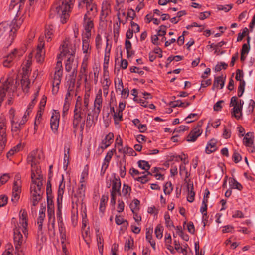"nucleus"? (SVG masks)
I'll return each instance as SVG.
<instances>
[{"label":"nucleus","mask_w":255,"mask_h":255,"mask_svg":"<svg viewBox=\"0 0 255 255\" xmlns=\"http://www.w3.org/2000/svg\"><path fill=\"white\" fill-rule=\"evenodd\" d=\"M41 161V153L37 150L32 151L27 157V163L31 166L32 184L30 187L32 204L36 206L41 199L43 191L42 177L41 175L40 168L39 165Z\"/></svg>","instance_id":"obj_1"},{"label":"nucleus","mask_w":255,"mask_h":255,"mask_svg":"<svg viewBox=\"0 0 255 255\" xmlns=\"http://www.w3.org/2000/svg\"><path fill=\"white\" fill-rule=\"evenodd\" d=\"M12 223L14 224V242L15 248L19 250L25 242V238L28 235L27 214L25 210H21L19 213V221L16 222V219L13 218Z\"/></svg>","instance_id":"obj_2"},{"label":"nucleus","mask_w":255,"mask_h":255,"mask_svg":"<svg viewBox=\"0 0 255 255\" xmlns=\"http://www.w3.org/2000/svg\"><path fill=\"white\" fill-rule=\"evenodd\" d=\"M104 79L101 81L102 84V89H99L95 94V97L94 101V110L95 114L98 116L101 112L102 104L103 102L102 97V91L103 96L106 97L109 93V87L111 82L108 76L104 75Z\"/></svg>","instance_id":"obj_3"},{"label":"nucleus","mask_w":255,"mask_h":255,"mask_svg":"<svg viewBox=\"0 0 255 255\" xmlns=\"http://www.w3.org/2000/svg\"><path fill=\"white\" fill-rule=\"evenodd\" d=\"M89 101L90 98L84 97L83 102L75 104L73 119V127L75 132L83 119V116L85 115L87 111H89Z\"/></svg>","instance_id":"obj_4"},{"label":"nucleus","mask_w":255,"mask_h":255,"mask_svg":"<svg viewBox=\"0 0 255 255\" xmlns=\"http://www.w3.org/2000/svg\"><path fill=\"white\" fill-rule=\"evenodd\" d=\"M72 5L71 0H63L57 2L52 7V10L55 11L61 17L62 23H66L69 18Z\"/></svg>","instance_id":"obj_5"},{"label":"nucleus","mask_w":255,"mask_h":255,"mask_svg":"<svg viewBox=\"0 0 255 255\" xmlns=\"http://www.w3.org/2000/svg\"><path fill=\"white\" fill-rule=\"evenodd\" d=\"M15 36V30L13 31L9 22L4 21L0 23V39L7 41L9 44L13 42Z\"/></svg>","instance_id":"obj_6"},{"label":"nucleus","mask_w":255,"mask_h":255,"mask_svg":"<svg viewBox=\"0 0 255 255\" xmlns=\"http://www.w3.org/2000/svg\"><path fill=\"white\" fill-rule=\"evenodd\" d=\"M9 119L11 123V130L12 135L17 137L19 135L24 124H21L22 121L19 122L18 117L15 114V110L11 108L9 111Z\"/></svg>","instance_id":"obj_7"},{"label":"nucleus","mask_w":255,"mask_h":255,"mask_svg":"<svg viewBox=\"0 0 255 255\" xmlns=\"http://www.w3.org/2000/svg\"><path fill=\"white\" fill-rule=\"evenodd\" d=\"M76 40L72 41L69 38H66L60 47L59 56H73L75 53Z\"/></svg>","instance_id":"obj_8"},{"label":"nucleus","mask_w":255,"mask_h":255,"mask_svg":"<svg viewBox=\"0 0 255 255\" xmlns=\"http://www.w3.org/2000/svg\"><path fill=\"white\" fill-rule=\"evenodd\" d=\"M244 103L243 100L238 99L236 96H233L231 98L229 105L230 107H233L231 111L232 117H234L237 119H240L241 118Z\"/></svg>","instance_id":"obj_9"},{"label":"nucleus","mask_w":255,"mask_h":255,"mask_svg":"<svg viewBox=\"0 0 255 255\" xmlns=\"http://www.w3.org/2000/svg\"><path fill=\"white\" fill-rule=\"evenodd\" d=\"M79 7L86 6L87 12L85 15V19L87 17L94 18L97 14V5L94 0H79Z\"/></svg>","instance_id":"obj_10"},{"label":"nucleus","mask_w":255,"mask_h":255,"mask_svg":"<svg viewBox=\"0 0 255 255\" xmlns=\"http://www.w3.org/2000/svg\"><path fill=\"white\" fill-rule=\"evenodd\" d=\"M62 68V62L61 61H58L57 62L56 70L55 71V74L52 83V92L54 95L57 93L59 89V85L61 83L63 73Z\"/></svg>","instance_id":"obj_11"},{"label":"nucleus","mask_w":255,"mask_h":255,"mask_svg":"<svg viewBox=\"0 0 255 255\" xmlns=\"http://www.w3.org/2000/svg\"><path fill=\"white\" fill-rule=\"evenodd\" d=\"M22 54L17 49H14L4 57L3 65L5 67H10L20 59Z\"/></svg>","instance_id":"obj_12"},{"label":"nucleus","mask_w":255,"mask_h":255,"mask_svg":"<svg viewBox=\"0 0 255 255\" xmlns=\"http://www.w3.org/2000/svg\"><path fill=\"white\" fill-rule=\"evenodd\" d=\"M47 214L48 217V229L50 231L55 232V214L54 207L52 201L47 199Z\"/></svg>","instance_id":"obj_13"},{"label":"nucleus","mask_w":255,"mask_h":255,"mask_svg":"<svg viewBox=\"0 0 255 255\" xmlns=\"http://www.w3.org/2000/svg\"><path fill=\"white\" fill-rule=\"evenodd\" d=\"M6 124L5 119L4 117H0V151L2 150L6 144Z\"/></svg>","instance_id":"obj_14"},{"label":"nucleus","mask_w":255,"mask_h":255,"mask_svg":"<svg viewBox=\"0 0 255 255\" xmlns=\"http://www.w3.org/2000/svg\"><path fill=\"white\" fill-rule=\"evenodd\" d=\"M110 182L111 183L109 185H107V187L108 188L111 186V189L110 190V195H116L121 196V183L120 178L119 177L114 176L112 179L110 180Z\"/></svg>","instance_id":"obj_15"},{"label":"nucleus","mask_w":255,"mask_h":255,"mask_svg":"<svg viewBox=\"0 0 255 255\" xmlns=\"http://www.w3.org/2000/svg\"><path fill=\"white\" fill-rule=\"evenodd\" d=\"M21 86L22 90L24 92H27L29 88V85L30 84L29 80L26 77H23L21 80ZM20 88L19 81L17 79L12 81V84L11 85V89L13 92L16 91Z\"/></svg>","instance_id":"obj_16"},{"label":"nucleus","mask_w":255,"mask_h":255,"mask_svg":"<svg viewBox=\"0 0 255 255\" xmlns=\"http://www.w3.org/2000/svg\"><path fill=\"white\" fill-rule=\"evenodd\" d=\"M44 43L43 41V38L40 37L39 42L37 46L35 54V58L38 63H42L45 58V51L44 49Z\"/></svg>","instance_id":"obj_17"},{"label":"nucleus","mask_w":255,"mask_h":255,"mask_svg":"<svg viewBox=\"0 0 255 255\" xmlns=\"http://www.w3.org/2000/svg\"><path fill=\"white\" fill-rule=\"evenodd\" d=\"M59 113L54 110L51 117L50 126L51 130L54 133L57 132L59 127Z\"/></svg>","instance_id":"obj_18"},{"label":"nucleus","mask_w":255,"mask_h":255,"mask_svg":"<svg viewBox=\"0 0 255 255\" xmlns=\"http://www.w3.org/2000/svg\"><path fill=\"white\" fill-rule=\"evenodd\" d=\"M93 18H94L87 17L85 19V17L84 18V27L85 32L83 34V37H85V38H90L91 36V31L94 26L93 22Z\"/></svg>","instance_id":"obj_19"},{"label":"nucleus","mask_w":255,"mask_h":255,"mask_svg":"<svg viewBox=\"0 0 255 255\" xmlns=\"http://www.w3.org/2000/svg\"><path fill=\"white\" fill-rule=\"evenodd\" d=\"M82 50L83 53L85 54L83 59H85V58H87L86 61H88V59L91 51V47L89 43V38H85V37H82Z\"/></svg>","instance_id":"obj_20"},{"label":"nucleus","mask_w":255,"mask_h":255,"mask_svg":"<svg viewBox=\"0 0 255 255\" xmlns=\"http://www.w3.org/2000/svg\"><path fill=\"white\" fill-rule=\"evenodd\" d=\"M202 133L201 128L198 127L194 128L187 137V141L188 142H194Z\"/></svg>","instance_id":"obj_21"},{"label":"nucleus","mask_w":255,"mask_h":255,"mask_svg":"<svg viewBox=\"0 0 255 255\" xmlns=\"http://www.w3.org/2000/svg\"><path fill=\"white\" fill-rule=\"evenodd\" d=\"M113 150H111L109 151L104 158L101 170V174L102 175H103L105 173L106 169L109 166V162L113 155Z\"/></svg>","instance_id":"obj_22"},{"label":"nucleus","mask_w":255,"mask_h":255,"mask_svg":"<svg viewBox=\"0 0 255 255\" xmlns=\"http://www.w3.org/2000/svg\"><path fill=\"white\" fill-rule=\"evenodd\" d=\"M217 141L216 139L214 138L211 139L207 144L205 152L209 154L215 152L217 149Z\"/></svg>","instance_id":"obj_23"},{"label":"nucleus","mask_w":255,"mask_h":255,"mask_svg":"<svg viewBox=\"0 0 255 255\" xmlns=\"http://www.w3.org/2000/svg\"><path fill=\"white\" fill-rule=\"evenodd\" d=\"M225 81V77H224L223 75L215 77L212 87V90H214L215 87L220 89H222L224 86Z\"/></svg>","instance_id":"obj_24"},{"label":"nucleus","mask_w":255,"mask_h":255,"mask_svg":"<svg viewBox=\"0 0 255 255\" xmlns=\"http://www.w3.org/2000/svg\"><path fill=\"white\" fill-rule=\"evenodd\" d=\"M87 58L85 59H83V62L81 67L79 70L78 77L80 80L83 79V77L88 75V61H86Z\"/></svg>","instance_id":"obj_25"},{"label":"nucleus","mask_w":255,"mask_h":255,"mask_svg":"<svg viewBox=\"0 0 255 255\" xmlns=\"http://www.w3.org/2000/svg\"><path fill=\"white\" fill-rule=\"evenodd\" d=\"M74 62V56H68L66 60L65 64V69L67 72H70L72 69H75L77 67V63Z\"/></svg>","instance_id":"obj_26"},{"label":"nucleus","mask_w":255,"mask_h":255,"mask_svg":"<svg viewBox=\"0 0 255 255\" xmlns=\"http://www.w3.org/2000/svg\"><path fill=\"white\" fill-rule=\"evenodd\" d=\"M254 142L253 132H248L243 138L244 144L248 147H252Z\"/></svg>","instance_id":"obj_27"},{"label":"nucleus","mask_w":255,"mask_h":255,"mask_svg":"<svg viewBox=\"0 0 255 255\" xmlns=\"http://www.w3.org/2000/svg\"><path fill=\"white\" fill-rule=\"evenodd\" d=\"M114 138V134L112 133H109L102 141L101 148L103 149L107 148L112 143Z\"/></svg>","instance_id":"obj_28"},{"label":"nucleus","mask_w":255,"mask_h":255,"mask_svg":"<svg viewBox=\"0 0 255 255\" xmlns=\"http://www.w3.org/2000/svg\"><path fill=\"white\" fill-rule=\"evenodd\" d=\"M94 115H95L96 117H98V116H97V114H95L94 112L93 115L92 114L91 112H89L87 114L85 120L86 129H90L91 127L93 125Z\"/></svg>","instance_id":"obj_29"},{"label":"nucleus","mask_w":255,"mask_h":255,"mask_svg":"<svg viewBox=\"0 0 255 255\" xmlns=\"http://www.w3.org/2000/svg\"><path fill=\"white\" fill-rule=\"evenodd\" d=\"M64 179L63 177H62V179L60 182V183L59 185V189L58 191V197H57V202H59L60 200L62 201L63 195L64 192V189L65 187V183L63 181Z\"/></svg>","instance_id":"obj_30"},{"label":"nucleus","mask_w":255,"mask_h":255,"mask_svg":"<svg viewBox=\"0 0 255 255\" xmlns=\"http://www.w3.org/2000/svg\"><path fill=\"white\" fill-rule=\"evenodd\" d=\"M188 195L187 200L189 202H192L194 200L195 193L193 191V184H188L187 185Z\"/></svg>","instance_id":"obj_31"},{"label":"nucleus","mask_w":255,"mask_h":255,"mask_svg":"<svg viewBox=\"0 0 255 255\" xmlns=\"http://www.w3.org/2000/svg\"><path fill=\"white\" fill-rule=\"evenodd\" d=\"M229 185L232 189H236L241 190L243 188L242 185L234 178L229 179Z\"/></svg>","instance_id":"obj_32"},{"label":"nucleus","mask_w":255,"mask_h":255,"mask_svg":"<svg viewBox=\"0 0 255 255\" xmlns=\"http://www.w3.org/2000/svg\"><path fill=\"white\" fill-rule=\"evenodd\" d=\"M32 64V55L30 54L23 63V69L26 72L29 71V68Z\"/></svg>","instance_id":"obj_33"},{"label":"nucleus","mask_w":255,"mask_h":255,"mask_svg":"<svg viewBox=\"0 0 255 255\" xmlns=\"http://www.w3.org/2000/svg\"><path fill=\"white\" fill-rule=\"evenodd\" d=\"M21 144H18L12 148L7 153V158L10 159L13 155H14L16 153L19 152L21 148Z\"/></svg>","instance_id":"obj_34"},{"label":"nucleus","mask_w":255,"mask_h":255,"mask_svg":"<svg viewBox=\"0 0 255 255\" xmlns=\"http://www.w3.org/2000/svg\"><path fill=\"white\" fill-rule=\"evenodd\" d=\"M23 22V20L21 18L14 19L11 22H9L11 25V28L13 29V31L15 30V33L17 31V29L20 27Z\"/></svg>","instance_id":"obj_35"},{"label":"nucleus","mask_w":255,"mask_h":255,"mask_svg":"<svg viewBox=\"0 0 255 255\" xmlns=\"http://www.w3.org/2000/svg\"><path fill=\"white\" fill-rule=\"evenodd\" d=\"M9 88V87H8L7 85H4L2 87H0V106L4 100V97H5L6 92L8 90V88Z\"/></svg>","instance_id":"obj_36"},{"label":"nucleus","mask_w":255,"mask_h":255,"mask_svg":"<svg viewBox=\"0 0 255 255\" xmlns=\"http://www.w3.org/2000/svg\"><path fill=\"white\" fill-rule=\"evenodd\" d=\"M69 147H67V146H65L64 147V167L67 168L68 165L69 164Z\"/></svg>","instance_id":"obj_37"},{"label":"nucleus","mask_w":255,"mask_h":255,"mask_svg":"<svg viewBox=\"0 0 255 255\" xmlns=\"http://www.w3.org/2000/svg\"><path fill=\"white\" fill-rule=\"evenodd\" d=\"M163 226L161 224L157 225L154 231L156 237L158 239H161L163 237Z\"/></svg>","instance_id":"obj_38"},{"label":"nucleus","mask_w":255,"mask_h":255,"mask_svg":"<svg viewBox=\"0 0 255 255\" xmlns=\"http://www.w3.org/2000/svg\"><path fill=\"white\" fill-rule=\"evenodd\" d=\"M140 201L137 199H134L132 203L130 204V208L132 212H134L139 209Z\"/></svg>","instance_id":"obj_39"},{"label":"nucleus","mask_w":255,"mask_h":255,"mask_svg":"<svg viewBox=\"0 0 255 255\" xmlns=\"http://www.w3.org/2000/svg\"><path fill=\"white\" fill-rule=\"evenodd\" d=\"M151 175L152 174L150 172H147L145 174L136 178L135 180L141 182L142 184H144L149 181V176Z\"/></svg>","instance_id":"obj_40"},{"label":"nucleus","mask_w":255,"mask_h":255,"mask_svg":"<svg viewBox=\"0 0 255 255\" xmlns=\"http://www.w3.org/2000/svg\"><path fill=\"white\" fill-rule=\"evenodd\" d=\"M138 165L139 168L143 170H145L146 173L148 172V170L150 169V166L147 161L144 160H140L138 162Z\"/></svg>","instance_id":"obj_41"},{"label":"nucleus","mask_w":255,"mask_h":255,"mask_svg":"<svg viewBox=\"0 0 255 255\" xmlns=\"http://www.w3.org/2000/svg\"><path fill=\"white\" fill-rule=\"evenodd\" d=\"M179 173L180 175L185 174V179L187 182V179L190 176V173H188L186 167L183 164H181L179 166Z\"/></svg>","instance_id":"obj_42"},{"label":"nucleus","mask_w":255,"mask_h":255,"mask_svg":"<svg viewBox=\"0 0 255 255\" xmlns=\"http://www.w3.org/2000/svg\"><path fill=\"white\" fill-rule=\"evenodd\" d=\"M77 196L80 198H83L85 194V185L84 184H81L76 191Z\"/></svg>","instance_id":"obj_43"},{"label":"nucleus","mask_w":255,"mask_h":255,"mask_svg":"<svg viewBox=\"0 0 255 255\" xmlns=\"http://www.w3.org/2000/svg\"><path fill=\"white\" fill-rule=\"evenodd\" d=\"M85 94L84 97L90 98L91 91L93 88V86L91 83L84 84Z\"/></svg>","instance_id":"obj_44"},{"label":"nucleus","mask_w":255,"mask_h":255,"mask_svg":"<svg viewBox=\"0 0 255 255\" xmlns=\"http://www.w3.org/2000/svg\"><path fill=\"white\" fill-rule=\"evenodd\" d=\"M109 5L106 2H103L102 6V11H101V15L102 16H107L108 15L109 10Z\"/></svg>","instance_id":"obj_45"},{"label":"nucleus","mask_w":255,"mask_h":255,"mask_svg":"<svg viewBox=\"0 0 255 255\" xmlns=\"http://www.w3.org/2000/svg\"><path fill=\"white\" fill-rule=\"evenodd\" d=\"M108 200V197L103 196L100 200L99 209L101 212H104L105 210L106 204Z\"/></svg>","instance_id":"obj_46"},{"label":"nucleus","mask_w":255,"mask_h":255,"mask_svg":"<svg viewBox=\"0 0 255 255\" xmlns=\"http://www.w3.org/2000/svg\"><path fill=\"white\" fill-rule=\"evenodd\" d=\"M164 219L165 224L167 227L170 228L171 227H174L173 222L170 219V215L168 213H166L164 215Z\"/></svg>","instance_id":"obj_47"},{"label":"nucleus","mask_w":255,"mask_h":255,"mask_svg":"<svg viewBox=\"0 0 255 255\" xmlns=\"http://www.w3.org/2000/svg\"><path fill=\"white\" fill-rule=\"evenodd\" d=\"M38 94H39V91H37L36 93H35L34 95V97L33 99L31 100V102L29 104V105L27 107V111H32V109H33L34 105L36 103V99L37 97Z\"/></svg>","instance_id":"obj_48"},{"label":"nucleus","mask_w":255,"mask_h":255,"mask_svg":"<svg viewBox=\"0 0 255 255\" xmlns=\"http://www.w3.org/2000/svg\"><path fill=\"white\" fill-rule=\"evenodd\" d=\"M115 222L116 223L119 225H121L122 224H123L124 226H127L128 225L127 221L124 220V219L122 218L121 216H116Z\"/></svg>","instance_id":"obj_49"},{"label":"nucleus","mask_w":255,"mask_h":255,"mask_svg":"<svg viewBox=\"0 0 255 255\" xmlns=\"http://www.w3.org/2000/svg\"><path fill=\"white\" fill-rule=\"evenodd\" d=\"M172 184L170 182H167L164 186V192L166 195L169 194L172 191Z\"/></svg>","instance_id":"obj_50"},{"label":"nucleus","mask_w":255,"mask_h":255,"mask_svg":"<svg viewBox=\"0 0 255 255\" xmlns=\"http://www.w3.org/2000/svg\"><path fill=\"white\" fill-rule=\"evenodd\" d=\"M183 105L184 104L181 101L177 100L171 104V106L172 107H181L183 108H186L189 106L190 105V103L189 102H187L186 104V106H183Z\"/></svg>","instance_id":"obj_51"},{"label":"nucleus","mask_w":255,"mask_h":255,"mask_svg":"<svg viewBox=\"0 0 255 255\" xmlns=\"http://www.w3.org/2000/svg\"><path fill=\"white\" fill-rule=\"evenodd\" d=\"M233 7L232 4H227V5H217V9L218 10H223L225 12H227L230 11Z\"/></svg>","instance_id":"obj_52"},{"label":"nucleus","mask_w":255,"mask_h":255,"mask_svg":"<svg viewBox=\"0 0 255 255\" xmlns=\"http://www.w3.org/2000/svg\"><path fill=\"white\" fill-rule=\"evenodd\" d=\"M255 106V102L252 100L250 99L249 103V105L247 108V113L248 114H251L254 111V109Z\"/></svg>","instance_id":"obj_53"},{"label":"nucleus","mask_w":255,"mask_h":255,"mask_svg":"<svg viewBox=\"0 0 255 255\" xmlns=\"http://www.w3.org/2000/svg\"><path fill=\"white\" fill-rule=\"evenodd\" d=\"M21 181L14 182L12 192L21 193Z\"/></svg>","instance_id":"obj_54"},{"label":"nucleus","mask_w":255,"mask_h":255,"mask_svg":"<svg viewBox=\"0 0 255 255\" xmlns=\"http://www.w3.org/2000/svg\"><path fill=\"white\" fill-rule=\"evenodd\" d=\"M123 113L117 111L114 114V119L115 123H118L119 122L123 120Z\"/></svg>","instance_id":"obj_55"},{"label":"nucleus","mask_w":255,"mask_h":255,"mask_svg":"<svg viewBox=\"0 0 255 255\" xmlns=\"http://www.w3.org/2000/svg\"><path fill=\"white\" fill-rule=\"evenodd\" d=\"M131 191V188L128 185L124 184L122 189V194L124 196H127V195H129Z\"/></svg>","instance_id":"obj_56"},{"label":"nucleus","mask_w":255,"mask_h":255,"mask_svg":"<svg viewBox=\"0 0 255 255\" xmlns=\"http://www.w3.org/2000/svg\"><path fill=\"white\" fill-rule=\"evenodd\" d=\"M133 245V240L132 238L126 240L125 245V250L128 251L129 250Z\"/></svg>","instance_id":"obj_57"},{"label":"nucleus","mask_w":255,"mask_h":255,"mask_svg":"<svg viewBox=\"0 0 255 255\" xmlns=\"http://www.w3.org/2000/svg\"><path fill=\"white\" fill-rule=\"evenodd\" d=\"M9 178L10 177L8 174H3L0 176V186L6 183Z\"/></svg>","instance_id":"obj_58"},{"label":"nucleus","mask_w":255,"mask_h":255,"mask_svg":"<svg viewBox=\"0 0 255 255\" xmlns=\"http://www.w3.org/2000/svg\"><path fill=\"white\" fill-rule=\"evenodd\" d=\"M248 29L247 27L243 28L242 30V32L238 33L237 41L238 42L241 41L244 37L246 35V34L248 33Z\"/></svg>","instance_id":"obj_59"},{"label":"nucleus","mask_w":255,"mask_h":255,"mask_svg":"<svg viewBox=\"0 0 255 255\" xmlns=\"http://www.w3.org/2000/svg\"><path fill=\"white\" fill-rule=\"evenodd\" d=\"M228 66L227 64L224 63V62H220L218 64H217L215 68V70L216 71H220L222 69H226Z\"/></svg>","instance_id":"obj_60"},{"label":"nucleus","mask_w":255,"mask_h":255,"mask_svg":"<svg viewBox=\"0 0 255 255\" xmlns=\"http://www.w3.org/2000/svg\"><path fill=\"white\" fill-rule=\"evenodd\" d=\"M8 199V197L5 195H2L0 196V207H3L6 205Z\"/></svg>","instance_id":"obj_61"},{"label":"nucleus","mask_w":255,"mask_h":255,"mask_svg":"<svg viewBox=\"0 0 255 255\" xmlns=\"http://www.w3.org/2000/svg\"><path fill=\"white\" fill-rule=\"evenodd\" d=\"M250 46L247 44H244L242 46L241 54V55H247L250 51Z\"/></svg>","instance_id":"obj_62"},{"label":"nucleus","mask_w":255,"mask_h":255,"mask_svg":"<svg viewBox=\"0 0 255 255\" xmlns=\"http://www.w3.org/2000/svg\"><path fill=\"white\" fill-rule=\"evenodd\" d=\"M20 193L12 192L11 201L14 204H16L17 202V201H18L19 197H20Z\"/></svg>","instance_id":"obj_63"},{"label":"nucleus","mask_w":255,"mask_h":255,"mask_svg":"<svg viewBox=\"0 0 255 255\" xmlns=\"http://www.w3.org/2000/svg\"><path fill=\"white\" fill-rule=\"evenodd\" d=\"M233 160L236 163L239 162L242 159V156L240 154L237 152H235L232 156Z\"/></svg>","instance_id":"obj_64"}]
</instances>
